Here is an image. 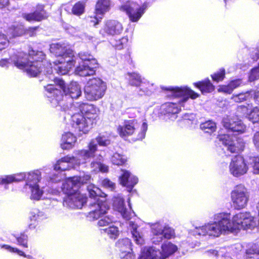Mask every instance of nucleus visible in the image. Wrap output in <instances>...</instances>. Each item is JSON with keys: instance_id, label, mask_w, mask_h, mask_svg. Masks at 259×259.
<instances>
[{"instance_id": "obj_50", "label": "nucleus", "mask_w": 259, "mask_h": 259, "mask_svg": "<svg viewBox=\"0 0 259 259\" xmlns=\"http://www.w3.org/2000/svg\"><path fill=\"white\" fill-rule=\"evenodd\" d=\"M259 78V61L257 66L251 69L249 76V80L253 81Z\"/></svg>"}, {"instance_id": "obj_17", "label": "nucleus", "mask_w": 259, "mask_h": 259, "mask_svg": "<svg viewBox=\"0 0 259 259\" xmlns=\"http://www.w3.org/2000/svg\"><path fill=\"white\" fill-rule=\"evenodd\" d=\"M87 199L85 194L78 191L69 196H66L64 202L72 208H81L87 202Z\"/></svg>"}, {"instance_id": "obj_45", "label": "nucleus", "mask_w": 259, "mask_h": 259, "mask_svg": "<svg viewBox=\"0 0 259 259\" xmlns=\"http://www.w3.org/2000/svg\"><path fill=\"white\" fill-rule=\"evenodd\" d=\"M96 140L99 146L106 147L110 145L111 143L109 136L99 134L96 137Z\"/></svg>"}, {"instance_id": "obj_11", "label": "nucleus", "mask_w": 259, "mask_h": 259, "mask_svg": "<svg viewBox=\"0 0 259 259\" xmlns=\"http://www.w3.org/2000/svg\"><path fill=\"white\" fill-rule=\"evenodd\" d=\"M79 105L80 113L83 115L92 125L96 124L99 119V109L95 105L88 103H80Z\"/></svg>"}, {"instance_id": "obj_64", "label": "nucleus", "mask_w": 259, "mask_h": 259, "mask_svg": "<svg viewBox=\"0 0 259 259\" xmlns=\"http://www.w3.org/2000/svg\"><path fill=\"white\" fill-rule=\"evenodd\" d=\"M117 211L121 213L124 219L127 220H129L131 219L130 212L127 211L125 206L124 207L119 208V210Z\"/></svg>"}, {"instance_id": "obj_47", "label": "nucleus", "mask_w": 259, "mask_h": 259, "mask_svg": "<svg viewBox=\"0 0 259 259\" xmlns=\"http://www.w3.org/2000/svg\"><path fill=\"white\" fill-rule=\"evenodd\" d=\"M31 195V197L34 200H39L42 194V191L39 189V186L35 184L30 186Z\"/></svg>"}, {"instance_id": "obj_49", "label": "nucleus", "mask_w": 259, "mask_h": 259, "mask_svg": "<svg viewBox=\"0 0 259 259\" xmlns=\"http://www.w3.org/2000/svg\"><path fill=\"white\" fill-rule=\"evenodd\" d=\"M104 231L108 234L110 238L116 239L119 235L118 229L116 226H110L104 229Z\"/></svg>"}, {"instance_id": "obj_27", "label": "nucleus", "mask_w": 259, "mask_h": 259, "mask_svg": "<svg viewBox=\"0 0 259 259\" xmlns=\"http://www.w3.org/2000/svg\"><path fill=\"white\" fill-rule=\"evenodd\" d=\"M87 189L90 197L96 200V202H98V200H101L100 198L102 199H105V201H107L106 197L107 195L103 192L98 187L93 185H89L87 187Z\"/></svg>"}, {"instance_id": "obj_26", "label": "nucleus", "mask_w": 259, "mask_h": 259, "mask_svg": "<svg viewBox=\"0 0 259 259\" xmlns=\"http://www.w3.org/2000/svg\"><path fill=\"white\" fill-rule=\"evenodd\" d=\"M79 187L77 186L73 178L70 177L67 179L63 183L62 191L67 196H69L75 192H77Z\"/></svg>"}, {"instance_id": "obj_42", "label": "nucleus", "mask_w": 259, "mask_h": 259, "mask_svg": "<svg viewBox=\"0 0 259 259\" xmlns=\"http://www.w3.org/2000/svg\"><path fill=\"white\" fill-rule=\"evenodd\" d=\"M253 218L249 215V213H245L244 220L242 223L241 229L246 230L250 229L254 226Z\"/></svg>"}, {"instance_id": "obj_19", "label": "nucleus", "mask_w": 259, "mask_h": 259, "mask_svg": "<svg viewBox=\"0 0 259 259\" xmlns=\"http://www.w3.org/2000/svg\"><path fill=\"white\" fill-rule=\"evenodd\" d=\"M121 171L122 173L119 178L120 184L128 188L129 191H131L138 183V179L135 176H131V174L128 170L121 169Z\"/></svg>"}, {"instance_id": "obj_40", "label": "nucleus", "mask_w": 259, "mask_h": 259, "mask_svg": "<svg viewBox=\"0 0 259 259\" xmlns=\"http://www.w3.org/2000/svg\"><path fill=\"white\" fill-rule=\"evenodd\" d=\"M41 72L45 74H51L53 73V68L50 62L46 59V56L44 57L40 64Z\"/></svg>"}, {"instance_id": "obj_34", "label": "nucleus", "mask_w": 259, "mask_h": 259, "mask_svg": "<svg viewBox=\"0 0 259 259\" xmlns=\"http://www.w3.org/2000/svg\"><path fill=\"white\" fill-rule=\"evenodd\" d=\"M128 84L131 86L139 87L142 83L141 76L137 72H127Z\"/></svg>"}, {"instance_id": "obj_20", "label": "nucleus", "mask_w": 259, "mask_h": 259, "mask_svg": "<svg viewBox=\"0 0 259 259\" xmlns=\"http://www.w3.org/2000/svg\"><path fill=\"white\" fill-rule=\"evenodd\" d=\"M45 88L46 91L49 94L48 96L49 101L57 106L59 103L63 100L64 93L58 89H56L52 84H48Z\"/></svg>"}, {"instance_id": "obj_38", "label": "nucleus", "mask_w": 259, "mask_h": 259, "mask_svg": "<svg viewBox=\"0 0 259 259\" xmlns=\"http://www.w3.org/2000/svg\"><path fill=\"white\" fill-rule=\"evenodd\" d=\"M244 215L245 213L244 212H240L237 214H236L233 216L232 219V223L233 224V228L237 229H241V226L242 225V223L243 220H244Z\"/></svg>"}, {"instance_id": "obj_62", "label": "nucleus", "mask_w": 259, "mask_h": 259, "mask_svg": "<svg viewBox=\"0 0 259 259\" xmlns=\"http://www.w3.org/2000/svg\"><path fill=\"white\" fill-rule=\"evenodd\" d=\"M253 169V172L254 174H259V157H254L252 159L251 163Z\"/></svg>"}, {"instance_id": "obj_53", "label": "nucleus", "mask_w": 259, "mask_h": 259, "mask_svg": "<svg viewBox=\"0 0 259 259\" xmlns=\"http://www.w3.org/2000/svg\"><path fill=\"white\" fill-rule=\"evenodd\" d=\"M162 236L163 238L170 239L172 238L175 237V231L174 230L170 229V228L164 227Z\"/></svg>"}, {"instance_id": "obj_63", "label": "nucleus", "mask_w": 259, "mask_h": 259, "mask_svg": "<svg viewBox=\"0 0 259 259\" xmlns=\"http://www.w3.org/2000/svg\"><path fill=\"white\" fill-rule=\"evenodd\" d=\"M39 28V26L28 27L26 30L25 33L30 37L35 36L36 35V31Z\"/></svg>"}, {"instance_id": "obj_57", "label": "nucleus", "mask_w": 259, "mask_h": 259, "mask_svg": "<svg viewBox=\"0 0 259 259\" xmlns=\"http://www.w3.org/2000/svg\"><path fill=\"white\" fill-rule=\"evenodd\" d=\"M164 227L159 224H156L152 228V232L154 236H159L162 235Z\"/></svg>"}, {"instance_id": "obj_39", "label": "nucleus", "mask_w": 259, "mask_h": 259, "mask_svg": "<svg viewBox=\"0 0 259 259\" xmlns=\"http://www.w3.org/2000/svg\"><path fill=\"white\" fill-rule=\"evenodd\" d=\"M112 163L116 165H123L127 161L126 158L123 155L114 153L111 158Z\"/></svg>"}, {"instance_id": "obj_24", "label": "nucleus", "mask_w": 259, "mask_h": 259, "mask_svg": "<svg viewBox=\"0 0 259 259\" xmlns=\"http://www.w3.org/2000/svg\"><path fill=\"white\" fill-rule=\"evenodd\" d=\"M224 126L233 132H236L238 134H243L246 130V126L241 120L234 121L229 120L224 122Z\"/></svg>"}, {"instance_id": "obj_6", "label": "nucleus", "mask_w": 259, "mask_h": 259, "mask_svg": "<svg viewBox=\"0 0 259 259\" xmlns=\"http://www.w3.org/2000/svg\"><path fill=\"white\" fill-rule=\"evenodd\" d=\"M218 139L226 147L227 150L231 153H239L244 149L245 142L241 138L233 139L228 134H223L219 135Z\"/></svg>"}, {"instance_id": "obj_36", "label": "nucleus", "mask_w": 259, "mask_h": 259, "mask_svg": "<svg viewBox=\"0 0 259 259\" xmlns=\"http://www.w3.org/2000/svg\"><path fill=\"white\" fill-rule=\"evenodd\" d=\"M200 128L205 133L211 134L217 129L216 124L212 120H208L200 124Z\"/></svg>"}, {"instance_id": "obj_14", "label": "nucleus", "mask_w": 259, "mask_h": 259, "mask_svg": "<svg viewBox=\"0 0 259 259\" xmlns=\"http://www.w3.org/2000/svg\"><path fill=\"white\" fill-rule=\"evenodd\" d=\"M36 51L31 49L28 51V53L23 51L17 52L13 55L12 59L13 64L18 69L24 70L31 58L35 56Z\"/></svg>"}, {"instance_id": "obj_51", "label": "nucleus", "mask_w": 259, "mask_h": 259, "mask_svg": "<svg viewBox=\"0 0 259 259\" xmlns=\"http://www.w3.org/2000/svg\"><path fill=\"white\" fill-rule=\"evenodd\" d=\"M101 185L102 187L113 191L115 188V184L108 178H104L101 180Z\"/></svg>"}, {"instance_id": "obj_48", "label": "nucleus", "mask_w": 259, "mask_h": 259, "mask_svg": "<svg viewBox=\"0 0 259 259\" xmlns=\"http://www.w3.org/2000/svg\"><path fill=\"white\" fill-rule=\"evenodd\" d=\"M18 244L24 248L28 247V236L24 233H21L18 236H15Z\"/></svg>"}, {"instance_id": "obj_9", "label": "nucleus", "mask_w": 259, "mask_h": 259, "mask_svg": "<svg viewBox=\"0 0 259 259\" xmlns=\"http://www.w3.org/2000/svg\"><path fill=\"white\" fill-rule=\"evenodd\" d=\"M123 29V26L119 21L115 19H109L104 22L99 33L103 36H114L120 34Z\"/></svg>"}, {"instance_id": "obj_32", "label": "nucleus", "mask_w": 259, "mask_h": 259, "mask_svg": "<svg viewBox=\"0 0 259 259\" xmlns=\"http://www.w3.org/2000/svg\"><path fill=\"white\" fill-rule=\"evenodd\" d=\"M161 251L166 258L175 253L178 250L177 246L170 241L164 242L161 246Z\"/></svg>"}, {"instance_id": "obj_31", "label": "nucleus", "mask_w": 259, "mask_h": 259, "mask_svg": "<svg viewBox=\"0 0 259 259\" xmlns=\"http://www.w3.org/2000/svg\"><path fill=\"white\" fill-rule=\"evenodd\" d=\"M181 110L179 105L172 102H167L163 105L162 113L165 115L170 116L177 114Z\"/></svg>"}, {"instance_id": "obj_30", "label": "nucleus", "mask_w": 259, "mask_h": 259, "mask_svg": "<svg viewBox=\"0 0 259 259\" xmlns=\"http://www.w3.org/2000/svg\"><path fill=\"white\" fill-rule=\"evenodd\" d=\"M65 95L69 96L72 99H77L81 95L80 88L76 83H70L63 92Z\"/></svg>"}, {"instance_id": "obj_13", "label": "nucleus", "mask_w": 259, "mask_h": 259, "mask_svg": "<svg viewBox=\"0 0 259 259\" xmlns=\"http://www.w3.org/2000/svg\"><path fill=\"white\" fill-rule=\"evenodd\" d=\"M162 89L164 91L170 92L171 96L174 98L187 96V98H190L192 99H195L200 97L198 93L186 86L163 87Z\"/></svg>"}, {"instance_id": "obj_33", "label": "nucleus", "mask_w": 259, "mask_h": 259, "mask_svg": "<svg viewBox=\"0 0 259 259\" xmlns=\"http://www.w3.org/2000/svg\"><path fill=\"white\" fill-rule=\"evenodd\" d=\"M86 7L85 2L79 1L76 2L72 7L71 14L79 17L85 12Z\"/></svg>"}, {"instance_id": "obj_18", "label": "nucleus", "mask_w": 259, "mask_h": 259, "mask_svg": "<svg viewBox=\"0 0 259 259\" xmlns=\"http://www.w3.org/2000/svg\"><path fill=\"white\" fill-rule=\"evenodd\" d=\"M50 51L56 57H60L63 59L74 57L73 51L64 44L54 43L50 46Z\"/></svg>"}, {"instance_id": "obj_22", "label": "nucleus", "mask_w": 259, "mask_h": 259, "mask_svg": "<svg viewBox=\"0 0 259 259\" xmlns=\"http://www.w3.org/2000/svg\"><path fill=\"white\" fill-rule=\"evenodd\" d=\"M111 7V0H97L94 7V14L101 15V19L106 13L110 11Z\"/></svg>"}, {"instance_id": "obj_37", "label": "nucleus", "mask_w": 259, "mask_h": 259, "mask_svg": "<svg viewBox=\"0 0 259 259\" xmlns=\"http://www.w3.org/2000/svg\"><path fill=\"white\" fill-rule=\"evenodd\" d=\"M127 36H124L118 39H113L111 44L116 50H121L126 47L128 42Z\"/></svg>"}, {"instance_id": "obj_21", "label": "nucleus", "mask_w": 259, "mask_h": 259, "mask_svg": "<svg viewBox=\"0 0 259 259\" xmlns=\"http://www.w3.org/2000/svg\"><path fill=\"white\" fill-rule=\"evenodd\" d=\"M68 59H63L64 60H57L54 63L56 65L60 64L57 68H55L57 73L60 75H65L67 74L70 70L74 66L75 60L74 57L67 58Z\"/></svg>"}, {"instance_id": "obj_28", "label": "nucleus", "mask_w": 259, "mask_h": 259, "mask_svg": "<svg viewBox=\"0 0 259 259\" xmlns=\"http://www.w3.org/2000/svg\"><path fill=\"white\" fill-rule=\"evenodd\" d=\"M115 247L119 254L129 252L133 250L131 241L127 238L119 239L115 243Z\"/></svg>"}, {"instance_id": "obj_23", "label": "nucleus", "mask_w": 259, "mask_h": 259, "mask_svg": "<svg viewBox=\"0 0 259 259\" xmlns=\"http://www.w3.org/2000/svg\"><path fill=\"white\" fill-rule=\"evenodd\" d=\"M195 88L198 89L202 94L210 93L215 90L214 85L208 78L193 83Z\"/></svg>"}, {"instance_id": "obj_59", "label": "nucleus", "mask_w": 259, "mask_h": 259, "mask_svg": "<svg viewBox=\"0 0 259 259\" xmlns=\"http://www.w3.org/2000/svg\"><path fill=\"white\" fill-rule=\"evenodd\" d=\"M218 91L219 93H223L227 94H231L233 92L229 83L227 84L219 85Z\"/></svg>"}, {"instance_id": "obj_12", "label": "nucleus", "mask_w": 259, "mask_h": 259, "mask_svg": "<svg viewBox=\"0 0 259 259\" xmlns=\"http://www.w3.org/2000/svg\"><path fill=\"white\" fill-rule=\"evenodd\" d=\"M45 54L42 51H37L31 60L27 64V66L24 69L31 77H36L41 73L40 64Z\"/></svg>"}, {"instance_id": "obj_55", "label": "nucleus", "mask_w": 259, "mask_h": 259, "mask_svg": "<svg viewBox=\"0 0 259 259\" xmlns=\"http://www.w3.org/2000/svg\"><path fill=\"white\" fill-rule=\"evenodd\" d=\"M41 179L40 172H32L29 174L28 180L29 181L33 182L35 185Z\"/></svg>"}, {"instance_id": "obj_43", "label": "nucleus", "mask_w": 259, "mask_h": 259, "mask_svg": "<svg viewBox=\"0 0 259 259\" xmlns=\"http://www.w3.org/2000/svg\"><path fill=\"white\" fill-rule=\"evenodd\" d=\"M245 259H259V250L252 247L246 250Z\"/></svg>"}, {"instance_id": "obj_25", "label": "nucleus", "mask_w": 259, "mask_h": 259, "mask_svg": "<svg viewBox=\"0 0 259 259\" xmlns=\"http://www.w3.org/2000/svg\"><path fill=\"white\" fill-rule=\"evenodd\" d=\"M77 140L76 137L71 132L63 134L61 137V148L63 150L72 149Z\"/></svg>"}, {"instance_id": "obj_8", "label": "nucleus", "mask_w": 259, "mask_h": 259, "mask_svg": "<svg viewBox=\"0 0 259 259\" xmlns=\"http://www.w3.org/2000/svg\"><path fill=\"white\" fill-rule=\"evenodd\" d=\"M231 198L233 205L236 209L244 208L248 201L246 188L241 185L237 186L231 192Z\"/></svg>"}, {"instance_id": "obj_56", "label": "nucleus", "mask_w": 259, "mask_h": 259, "mask_svg": "<svg viewBox=\"0 0 259 259\" xmlns=\"http://www.w3.org/2000/svg\"><path fill=\"white\" fill-rule=\"evenodd\" d=\"M250 109L249 108V105H239L237 107V111L240 114L241 116H247L249 113Z\"/></svg>"}, {"instance_id": "obj_5", "label": "nucleus", "mask_w": 259, "mask_h": 259, "mask_svg": "<svg viewBox=\"0 0 259 259\" xmlns=\"http://www.w3.org/2000/svg\"><path fill=\"white\" fill-rule=\"evenodd\" d=\"M147 7L145 4L140 5L136 2L127 1L119 7V10L126 14L130 21L136 22L145 13Z\"/></svg>"}, {"instance_id": "obj_54", "label": "nucleus", "mask_w": 259, "mask_h": 259, "mask_svg": "<svg viewBox=\"0 0 259 259\" xmlns=\"http://www.w3.org/2000/svg\"><path fill=\"white\" fill-rule=\"evenodd\" d=\"M248 95L247 93H241L238 94L233 95L232 99L237 103L245 101L247 100Z\"/></svg>"}, {"instance_id": "obj_29", "label": "nucleus", "mask_w": 259, "mask_h": 259, "mask_svg": "<svg viewBox=\"0 0 259 259\" xmlns=\"http://www.w3.org/2000/svg\"><path fill=\"white\" fill-rule=\"evenodd\" d=\"M24 173H17L10 175H6L1 179L0 184L3 185H9L13 183H17L23 181L25 179Z\"/></svg>"}, {"instance_id": "obj_44", "label": "nucleus", "mask_w": 259, "mask_h": 259, "mask_svg": "<svg viewBox=\"0 0 259 259\" xmlns=\"http://www.w3.org/2000/svg\"><path fill=\"white\" fill-rule=\"evenodd\" d=\"M74 182L79 188L81 185L88 183L91 180V176L89 175H83L82 176H73Z\"/></svg>"}, {"instance_id": "obj_61", "label": "nucleus", "mask_w": 259, "mask_h": 259, "mask_svg": "<svg viewBox=\"0 0 259 259\" xmlns=\"http://www.w3.org/2000/svg\"><path fill=\"white\" fill-rule=\"evenodd\" d=\"M232 90H233L242 84V79L241 78L231 80L229 82Z\"/></svg>"}, {"instance_id": "obj_10", "label": "nucleus", "mask_w": 259, "mask_h": 259, "mask_svg": "<svg viewBox=\"0 0 259 259\" xmlns=\"http://www.w3.org/2000/svg\"><path fill=\"white\" fill-rule=\"evenodd\" d=\"M248 169V165L244 157L241 155L235 156L230 163V173L235 177H238L245 174Z\"/></svg>"}, {"instance_id": "obj_60", "label": "nucleus", "mask_w": 259, "mask_h": 259, "mask_svg": "<svg viewBox=\"0 0 259 259\" xmlns=\"http://www.w3.org/2000/svg\"><path fill=\"white\" fill-rule=\"evenodd\" d=\"M113 221V218H109V217H105L101 219L98 222V225L100 227H104L108 226L109 224L112 223Z\"/></svg>"}, {"instance_id": "obj_7", "label": "nucleus", "mask_w": 259, "mask_h": 259, "mask_svg": "<svg viewBox=\"0 0 259 259\" xmlns=\"http://www.w3.org/2000/svg\"><path fill=\"white\" fill-rule=\"evenodd\" d=\"M70 123L74 131L80 136L88 134L93 126L80 113H75L71 116Z\"/></svg>"}, {"instance_id": "obj_4", "label": "nucleus", "mask_w": 259, "mask_h": 259, "mask_svg": "<svg viewBox=\"0 0 259 259\" xmlns=\"http://www.w3.org/2000/svg\"><path fill=\"white\" fill-rule=\"evenodd\" d=\"M79 57L82 60L75 69L76 73L81 76L93 75L98 67L97 61L93 56L87 52L79 54Z\"/></svg>"}, {"instance_id": "obj_3", "label": "nucleus", "mask_w": 259, "mask_h": 259, "mask_svg": "<svg viewBox=\"0 0 259 259\" xmlns=\"http://www.w3.org/2000/svg\"><path fill=\"white\" fill-rule=\"evenodd\" d=\"M106 90V84L101 78H92L88 81L84 87L85 97L89 101H98L104 97Z\"/></svg>"}, {"instance_id": "obj_46", "label": "nucleus", "mask_w": 259, "mask_h": 259, "mask_svg": "<svg viewBox=\"0 0 259 259\" xmlns=\"http://www.w3.org/2000/svg\"><path fill=\"white\" fill-rule=\"evenodd\" d=\"M226 72L224 68H221L219 71L211 74L210 76L212 80L216 82L223 81L225 78Z\"/></svg>"}, {"instance_id": "obj_52", "label": "nucleus", "mask_w": 259, "mask_h": 259, "mask_svg": "<svg viewBox=\"0 0 259 259\" xmlns=\"http://www.w3.org/2000/svg\"><path fill=\"white\" fill-rule=\"evenodd\" d=\"M150 254L151 259H166L164 257L162 251L159 250L152 249L149 251Z\"/></svg>"}, {"instance_id": "obj_2", "label": "nucleus", "mask_w": 259, "mask_h": 259, "mask_svg": "<svg viewBox=\"0 0 259 259\" xmlns=\"http://www.w3.org/2000/svg\"><path fill=\"white\" fill-rule=\"evenodd\" d=\"M218 222L208 224L198 229V234L200 235L218 237L223 231L232 229L230 220L224 213H219L218 216Z\"/></svg>"}, {"instance_id": "obj_15", "label": "nucleus", "mask_w": 259, "mask_h": 259, "mask_svg": "<svg viewBox=\"0 0 259 259\" xmlns=\"http://www.w3.org/2000/svg\"><path fill=\"white\" fill-rule=\"evenodd\" d=\"M90 208V210L88 213V217L90 220L94 221L105 214L109 209V206L104 199L98 200V202L91 204Z\"/></svg>"}, {"instance_id": "obj_1", "label": "nucleus", "mask_w": 259, "mask_h": 259, "mask_svg": "<svg viewBox=\"0 0 259 259\" xmlns=\"http://www.w3.org/2000/svg\"><path fill=\"white\" fill-rule=\"evenodd\" d=\"M148 129V124L143 122L142 124L137 119L125 120L122 125L117 127V132L122 138L132 136L133 142L142 141L146 136Z\"/></svg>"}, {"instance_id": "obj_58", "label": "nucleus", "mask_w": 259, "mask_h": 259, "mask_svg": "<svg viewBox=\"0 0 259 259\" xmlns=\"http://www.w3.org/2000/svg\"><path fill=\"white\" fill-rule=\"evenodd\" d=\"M113 205L117 210H119V208L120 207H124L125 205L123 198L119 197H114L113 200Z\"/></svg>"}, {"instance_id": "obj_41", "label": "nucleus", "mask_w": 259, "mask_h": 259, "mask_svg": "<svg viewBox=\"0 0 259 259\" xmlns=\"http://www.w3.org/2000/svg\"><path fill=\"white\" fill-rule=\"evenodd\" d=\"M248 119L253 123L259 122V107H253L248 114Z\"/></svg>"}, {"instance_id": "obj_35", "label": "nucleus", "mask_w": 259, "mask_h": 259, "mask_svg": "<svg viewBox=\"0 0 259 259\" xmlns=\"http://www.w3.org/2000/svg\"><path fill=\"white\" fill-rule=\"evenodd\" d=\"M76 160L75 156L66 155L58 160L54 166V169L56 170L65 171L66 169L65 167H62L61 164L62 162L70 163Z\"/></svg>"}, {"instance_id": "obj_16", "label": "nucleus", "mask_w": 259, "mask_h": 259, "mask_svg": "<svg viewBox=\"0 0 259 259\" xmlns=\"http://www.w3.org/2000/svg\"><path fill=\"white\" fill-rule=\"evenodd\" d=\"M48 17V13L45 10V5L42 4H37L33 12L22 15L23 18L29 22H40L47 19Z\"/></svg>"}]
</instances>
